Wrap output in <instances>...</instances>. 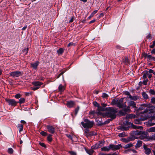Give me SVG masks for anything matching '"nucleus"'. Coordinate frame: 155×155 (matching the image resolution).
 Returning <instances> with one entry per match:
<instances>
[{
	"instance_id": "nucleus-1",
	"label": "nucleus",
	"mask_w": 155,
	"mask_h": 155,
	"mask_svg": "<svg viewBox=\"0 0 155 155\" xmlns=\"http://www.w3.org/2000/svg\"><path fill=\"white\" fill-rule=\"evenodd\" d=\"M118 111L117 109V108L114 107H109L106 108V112L105 113H102L100 112H97L98 115H102L104 117H110L109 120H112L115 119L116 117V114Z\"/></svg>"
},
{
	"instance_id": "nucleus-2",
	"label": "nucleus",
	"mask_w": 155,
	"mask_h": 155,
	"mask_svg": "<svg viewBox=\"0 0 155 155\" xmlns=\"http://www.w3.org/2000/svg\"><path fill=\"white\" fill-rule=\"evenodd\" d=\"M81 124L84 128H90L93 125L94 122L90 121L87 119H84V122H82Z\"/></svg>"
},
{
	"instance_id": "nucleus-3",
	"label": "nucleus",
	"mask_w": 155,
	"mask_h": 155,
	"mask_svg": "<svg viewBox=\"0 0 155 155\" xmlns=\"http://www.w3.org/2000/svg\"><path fill=\"white\" fill-rule=\"evenodd\" d=\"M23 74V73L22 71H15L9 73L10 75L13 78L19 77L22 75Z\"/></svg>"
},
{
	"instance_id": "nucleus-4",
	"label": "nucleus",
	"mask_w": 155,
	"mask_h": 155,
	"mask_svg": "<svg viewBox=\"0 0 155 155\" xmlns=\"http://www.w3.org/2000/svg\"><path fill=\"white\" fill-rule=\"evenodd\" d=\"M148 112V110L145 109L143 111V113L142 112H139V114L138 115L141 118H144L145 117H146V120L149 117V116L147 114Z\"/></svg>"
},
{
	"instance_id": "nucleus-5",
	"label": "nucleus",
	"mask_w": 155,
	"mask_h": 155,
	"mask_svg": "<svg viewBox=\"0 0 155 155\" xmlns=\"http://www.w3.org/2000/svg\"><path fill=\"white\" fill-rule=\"evenodd\" d=\"M124 99V98H121L118 101L117 105L119 108H123L126 107V102H125L124 104L123 103Z\"/></svg>"
},
{
	"instance_id": "nucleus-6",
	"label": "nucleus",
	"mask_w": 155,
	"mask_h": 155,
	"mask_svg": "<svg viewBox=\"0 0 155 155\" xmlns=\"http://www.w3.org/2000/svg\"><path fill=\"white\" fill-rule=\"evenodd\" d=\"M6 102L8 103V104L10 106H15L16 105L18 102L12 99H8L5 100Z\"/></svg>"
},
{
	"instance_id": "nucleus-7",
	"label": "nucleus",
	"mask_w": 155,
	"mask_h": 155,
	"mask_svg": "<svg viewBox=\"0 0 155 155\" xmlns=\"http://www.w3.org/2000/svg\"><path fill=\"white\" fill-rule=\"evenodd\" d=\"M109 149L113 150H114L119 149L122 147L120 144L118 145H114V144H110L109 145Z\"/></svg>"
},
{
	"instance_id": "nucleus-8",
	"label": "nucleus",
	"mask_w": 155,
	"mask_h": 155,
	"mask_svg": "<svg viewBox=\"0 0 155 155\" xmlns=\"http://www.w3.org/2000/svg\"><path fill=\"white\" fill-rule=\"evenodd\" d=\"M104 142L102 141L99 142L91 147V148L94 149H97L103 146Z\"/></svg>"
},
{
	"instance_id": "nucleus-9",
	"label": "nucleus",
	"mask_w": 155,
	"mask_h": 155,
	"mask_svg": "<svg viewBox=\"0 0 155 155\" xmlns=\"http://www.w3.org/2000/svg\"><path fill=\"white\" fill-rule=\"evenodd\" d=\"M140 138L142 139L144 141H150L153 140L152 138V136H147V135L145 134V136H143L141 135L140 136Z\"/></svg>"
},
{
	"instance_id": "nucleus-10",
	"label": "nucleus",
	"mask_w": 155,
	"mask_h": 155,
	"mask_svg": "<svg viewBox=\"0 0 155 155\" xmlns=\"http://www.w3.org/2000/svg\"><path fill=\"white\" fill-rule=\"evenodd\" d=\"M146 118V117H145L144 118H141L140 119H136L134 120L135 123L136 124H141V121L145 120Z\"/></svg>"
},
{
	"instance_id": "nucleus-11",
	"label": "nucleus",
	"mask_w": 155,
	"mask_h": 155,
	"mask_svg": "<svg viewBox=\"0 0 155 155\" xmlns=\"http://www.w3.org/2000/svg\"><path fill=\"white\" fill-rule=\"evenodd\" d=\"M128 104L130 107H132L134 108L135 110L136 109V104L134 102L132 101H130L128 102Z\"/></svg>"
},
{
	"instance_id": "nucleus-12",
	"label": "nucleus",
	"mask_w": 155,
	"mask_h": 155,
	"mask_svg": "<svg viewBox=\"0 0 155 155\" xmlns=\"http://www.w3.org/2000/svg\"><path fill=\"white\" fill-rule=\"evenodd\" d=\"M143 148L145 150L144 152L146 154L149 155L151 153V150L150 148L147 147L146 146H143Z\"/></svg>"
},
{
	"instance_id": "nucleus-13",
	"label": "nucleus",
	"mask_w": 155,
	"mask_h": 155,
	"mask_svg": "<svg viewBox=\"0 0 155 155\" xmlns=\"http://www.w3.org/2000/svg\"><path fill=\"white\" fill-rule=\"evenodd\" d=\"M47 129L48 131L52 133L53 134L54 132V128L52 126H48L47 127Z\"/></svg>"
},
{
	"instance_id": "nucleus-14",
	"label": "nucleus",
	"mask_w": 155,
	"mask_h": 155,
	"mask_svg": "<svg viewBox=\"0 0 155 155\" xmlns=\"http://www.w3.org/2000/svg\"><path fill=\"white\" fill-rule=\"evenodd\" d=\"M39 62L37 61L34 63H31V66L32 67L33 69H36L39 64Z\"/></svg>"
},
{
	"instance_id": "nucleus-15",
	"label": "nucleus",
	"mask_w": 155,
	"mask_h": 155,
	"mask_svg": "<svg viewBox=\"0 0 155 155\" xmlns=\"http://www.w3.org/2000/svg\"><path fill=\"white\" fill-rule=\"evenodd\" d=\"M74 104V102L73 101H69L68 102L67 105L69 108L72 107Z\"/></svg>"
},
{
	"instance_id": "nucleus-16",
	"label": "nucleus",
	"mask_w": 155,
	"mask_h": 155,
	"mask_svg": "<svg viewBox=\"0 0 155 155\" xmlns=\"http://www.w3.org/2000/svg\"><path fill=\"white\" fill-rule=\"evenodd\" d=\"M147 127H150L153 126L155 124V123H152L150 120L147 122L145 124Z\"/></svg>"
},
{
	"instance_id": "nucleus-17",
	"label": "nucleus",
	"mask_w": 155,
	"mask_h": 155,
	"mask_svg": "<svg viewBox=\"0 0 155 155\" xmlns=\"http://www.w3.org/2000/svg\"><path fill=\"white\" fill-rule=\"evenodd\" d=\"M147 131L149 132H155V127H153L147 129Z\"/></svg>"
},
{
	"instance_id": "nucleus-18",
	"label": "nucleus",
	"mask_w": 155,
	"mask_h": 155,
	"mask_svg": "<svg viewBox=\"0 0 155 155\" xmlns=\"http://www.w3.org/2000/svg\"><path fill=\"white\" fill-rule=\"evenodd\" d=\"M33 84L35 87H39V86L42 84V83L38 81H37L33 82Z\"/></svg>"
},
{
	"instance_id": "nucleus-19",
	"label": "nucleus",
	"mask_w": 155,
	"mask_h": 155,
	"mask_svg": "<svg viewBox=\"0 0 155 155\" xmlns=\"http://www.w3.org/2000/svg\"><path fill=\"white\" fill-rule=\"evenodd\" d=\"M143 56L144 58H147L149 60H150L152 56L147 54L144 53L143 54Z\"/></svg>"
},
{
	"instance_id": "nucleus-20",
	"label": "nucleus",
	"mask_w": 155,
	"mask_h": 155,
	"mask_svg": "<svg viewBox=\"0 0 155 155\" xmlns=\"http://www.w3.org/2000/svg\"><path fill=\"white\" fill-rule=\"evenodd\" d=\"M101 150L102 151H109L110 150L109 146L108 147H103L101 148Z\"/></svg>"
},
{
	"instance_id": "nucleus-21",
	"label": "nucleus",
	"mask_w": 155,
	"mask_h": 155,
	"mask_svg": "<svg viewBox=\"0 0 155 155\" xmlns=\"http://www.w3.org/2000/svg\"><path fill=\"white\" fill-rule=\"evenodd\" d=\"M131 127L134 129H136L137 128L139 129H143V127L142 126L137 127L134 125V124L132 123H131Z\"/></svg>"
},
{
	"instance_id": "nucleus-22",
	"label": "nucleus",
	"mask_w": 155,
	"mask_h": 155,
	"mask_svg": "<svg viewBox=\"0 0 155 155\" xmlns=\"http://www.w3.org/2000/svg\"><path fill=\"white\" fill-rule=\"evenodd\" d=\"M64 52V50L62 48H60L57 51V53L58 55L61 54Z\"/></svg>"
},
{
	"instance_id": "nucleus-23",
	"label": "nucleus",
	"mask_w": 155,
	"mask_h": 155,
	"mask_svg": "<svg viewBox=\"0 0 155 155\" xmlns=\"http://www.w3.org/2000/svg\"><path fill=\"white\" fill-rule=\"evenodd\" d=\"M127 117L128 118H135L136 117V116L134 114H128L127 116Z\"/></svg>"
},
{
	"instance_id": "nucleus-24",
	"label": "nucleus",
	"mask_w": 155,
	"mask_h": 155,
	"mask_svg": "<svg viewBox=\"0 0 155 155\" xmlns=\"http://www.w3.org/2000/svg\"><path fill=\"white\" fill-rule=\"evenodd\" d=\"M86 152L89 155H92L94 151L92 149L86 150Z\"/></svg>"
},
{
	"instance_id": "nucleus-25",
	"label": "nucleus",
	"mask_w": 155,
	"mask_h": 155,
	"mask_svg": "<svg viewBox=\"0 0 155 155\" xmlns=\"http://www.w3.org/2000/svg\"><path fill=\"white\" fill-rule=\"evenodd\" d=\"M129 98L131 100H133L134 101H136L138 99V97L136 96H130Z\"/></svg>"
},
{
	"instance_id": "nucleus-26",
	"label": "nucleus",
	"mask_w": 155,
	"mask_h": 155,
	"mask_svg": "<svg viewBox=\"0 0 155 155\" xmlns=\"http://www.w3.org/2000/svg\"><path fill=\"white\" fill-rule=\"evenodd\" d=\"M118 100L116 99H113L111 102L112 105H117Z\"/></svg>"
},
{
	"instance_id": "nucleus-27",
	"label": "nucleus",
	"mask_w": 155,
	"mask_h": 155,
	"mask_svg": "<svg viewBox=\"0 0 155 155\" xmlns=\"http://www.w3.org/2000/svg\"><path fill=\"white\" fill-rule=\"evenodd\" d=\"M124 111L126 112H130L131 111L130 109V107L128 105L126 108H125L124 109Z\"/></svg>"
},
{
	"instance_id": "nucleus-28",
	"label": "nucleus",
	"mask_w": 155,
	"mask_h": 155,
	"mask_svg": "<svg viewBox=\"0 0 155 155\" xmlns=\"http://www.w3.org/2000/svg\"><path fill=\"white\" fill-rule=\"evenodd\" d=\"M132 144L131 143H129L127 144V145H125L124 147L125 149H127L128 148H129L130 147H131L133 146Z\"/></svg>"
},
{
	"instance_id": "nucleus-29",
	"label": "nucleus",
	"mask_w": 155,
	"mask_h": 155,
	"mask_svg": "<svg viewBox=\"0 0 155 155\" xmlns=\"http://www.w3.org/2000/svg\"><path fill=\"white\" fill-rule=\"evenodd\" d=\"M58 89L59 91L62 92L64 90V87L62 86L61 84L59 85L58 87Z\"/></svg>"
},
{
	"instance_id": "nucleus-30",
	"label": "nucleus",
	"mask_w": 155,
	"mask_h": 155,
	"mask_svg": "<svg viewBox=\"0 0 155 155\" xmlns=\"http://www.w3.org/2000/svg\"><path fill=\"white\" fill-rule=\"evenodd\" d=\"M23 125L22 124H18V127L19 129V131L20 132H21V131H22V130H23Z\"/></svg>"
},
{
	"instance_id": "nucleus-31",
	"label": "nucleus",
	"mask_w": 155,
	"mask_h": 155,
	"mask_svg": "<svg viewBox=\"0 0 155 155\" xmlns=\"http://www.w3.org/2000/svg\"><path fill=\"white\" fill-rule=\"evenodd\" d=\"M25 101V99L24 98H21L19 100V101H18V103L20 104H21L22 103H24Z\"/></svg>"
},
{
	"instance_id": "nucleus-32",
	"label": "nucleus",
	"mask_w": 155,
	"mask_h": 155,
	"mask_svg": "<svg viewBox=\"0 0 155 155\" xmlns=\"http://www.w3.org/2000/svg\"><path fill=\"white\" fill-rule=\"evenodd\" d=\"M142 96L144 99H147L148 98L147 94L145 92L142 93Z\"/></svg>"
},
{
	"instance_id": "nucleus-33",
	"label": "nucleus",
	"mask_w": 155,
	"mask_h": 155,
	"mask_svg": "<svg viewBox=\"0 0 155 155\" xmlns=\"http://www.w3.org/2000/svg\"><path fill=\"white\" fill-rule=\"evenodd\" d=\"M142 143V141L140 140H138L137 143L136 144V146L137 147H139L141 146Z\"/></svg>"
},
{
	"instance_id": "nucleus-34",
	"label": "nucleus",
	"mask_w": 155,
	"mask_h": 155,
	"mask_svg": "<svg viewBox=\"0 0 155 155\" xmlns=\"http://www.w3.org/2000/svg\"><path fill=\"white\" fill-rule=\"evenodd\" d=\"M28 48H25L22 51L23 53L25 54H26L28 51Z\"/></svg>"
},
{
	"instance_id": "nucleus-35",
	"label": "nucleus",
	"mask_w": 155,
	"mask_h": 155,
	"mask_svg": "<svg viewBox=\"0 0 155 155\" xmlns=\"http://www.w3.org/2000/svg\"><path fill=\"white\" fill-rule=\"evenodd\" d=\"M126 112H125L124 110H120L119 111V114L120 116H123L125 115Z\"/></svg>"
},
{
	"instance_id": "nucleus-36",
	"label": "nucleus",
	"mask_w": 155,
	"mask_h": 155,
	"mask_svg": "<svg viewBox=\"0 0 155 155\" xmlns=\"http://www.w3.org/2000/svg\"><path fill=\"white\" fill-rule=\"evenodd\" d=\"M85 132L86 133L87 136L92 134H91L89 133V130L87 128L85 130Z\"/></svg>"
},
{
	"instance_id": "nucleus-37",
	"label": "nucleus",
	"mask_w": 155,
	"mask_h": 155,
	"mask_svg": "<svg viewBox=\"0 0 155 155\" xmlns=\"http://www.w3.org/2000/svg\"><path fill=\"white\" fill-rule=\"evenodd\" d=\"M149 93L152 95H155V91L153 89H150L149 91Z\"/></svg>"
},
{
	"instance_id": "nucleus-38",
	"label": "nucleus",
	"mask_w": 155,
	"mask_h": 155,
	"mask_svg": "<svg viewBox=\"0 0 155 155\" xmlns=\"http://www.w3.org/2000/svg\"><path fill=\"white\" fill-rule=\"evenodd\" d=\"M8 151L9 153L12 154L13 153V150L11 148H9L8 149Z\"/></svg>"
},
{
	"instance_id": "nucleus-39",
	"label": "nucleus",
	"mask_w": 155,
	"mask_h": 155,
	"mask_svg": "<svg viewBox=\"0 0 155 155\" xmlns=\"http://www.w3.org/2000/svg\"><path fill=\"white\" fill-rule=\"evenodd\" d=\"M121 140L123 142L127 143L129 142V140L128 139H126L124 138H122L121 139Z\"/></svg>"
},
{
	"instance_id": "nucleus-40",
	"label": "nucleus",
	"mask_w": 155,
	"mask_h": 155,
	"mask_svg": "<svg viewBox=\"0 0 155 155\" xmlns=\"http://www.w3.org/2000/svg\"><path fill=\"white\" fill-rule=\"evenodd\" d=\"M93 104L95 106L97 107H99V105L98 104L96 101H94L93 103Z\"/></svg>"
},
{
	"instance_id": "nucleus-41",
	"label": "nucleus",
	"mask_w": 155,
	"mask_h": 155,
	"mask_svg": "<svg viewBox=\"0 0 155 155\" xmlns=\"http://www.w3.org/2000/svg\"><path fill=\"white\" fill-rule=\"evenodd\" d=\"M51 136V135H49L47 137L48 140L49 142H51L52 140V138Z\"/></svg>"
},
{
	"instance_id": "nucleus-42",
	"label": "nucleus",
	"mask_w": 155,
	"mask_h": 155,
	"mask_svg": "<svg viewBox=\"0 0 155 155\" xmlns=\"http://www.w3.org/2000/svg\"><path fill=\"white\" fill-rule=\"evenodd\" d=\"M79 109V107L78 106L75 109V114L76 115Z\"/></svg>"
},
{
	"instance_id": "nucleus-43",
	"label": "nucleus",
	"mask_w": 155,
	"mask_h": 155,
	"mask_svg": "<svg viewBox=\"0 0 155 155\" xmlns=\"http://www.w3.org/2000/svg\"><path fill=\"white\" fill-rule=\"evenodd\" d=\"M155 46V40L153 42V44L150 46V47L151 48H153Z\"/></svg>"
},
{
	"instance_id": "nucleus-44",
	"label": "nucleus",
	"mask_w": 155,
	"mask_h": 155,
	"mask_svg": "<svg viewBox=\"0 0 155 155\" xmlns=\"http://www.w3.org/2000/svg\"><path fill=\"white\" fill-rule=\"evenodd\" d=\"M102 97L104 98H106L108 97V95L106 93H103L102 94Z\"/></svg>"
},
{
	"instance_id": "nucleus-45",
	"label": "nucleus",
	"mask_w": 155,
	"mask_h": 155,
	"mask_svg": "<svg viewBox=\"0 0 155 155\" xmlns=\"http://www.w3.org/2000/svg\"><path fill=\"white\" fill-rule=\"evenodd\" d=\"M125 94L126 95H127V97L129 98V97L131 96L129 92L128 91H126L125 92Z\"/></svg>"
},
{
	"instance_id": "nucleus-46",
	"label": "nucleus",
	"mask_w": 155,
	"mask_h": 155,
	"mask_svg": "<svg viewBox=\"0 0 155 155\" xmlns=\"http://www.w3.org/2000/svg\"><path fill=\"white\" fill-rule=\"evenodd\" d=\"M151 102L153 104H155V97H152L151 99Z\"/></svg>"
},
{
	"instance_id": "nucleus-47",
	"label": "nucleus",
	"mask_w": 155,
	"mask_h": 155,
	"mask_svg": "<svg viewBox=\"0 0 155 155\" xmlns=\"http://www.w3.org/2000/svg\"><path fill=\"white\" fill-rule=\"evenodd\" d=\"M21 97V95L19 94H16L15 95V97L16 98H19Z\"/></svg>"
},
{
	"instance_id": "nucleus-48",
	"label": "nucleus",
	"mask_w": 155,
	"mask_h": 155,
	"mask_svg": "<svg viewBox=\"0 0 155 155\" xmlns=\"http://www.w3.org/2000/svg\"><path fill=\"white\" fill-rule=\"evenodd\" d=\"M69 153L71 154V155H76V153L73 151H69Z\"/></svg>"
},
{
	"instance_id": "nucleus-49",
	"label": "nucleus",
	"mask_w": 155,
	"mask_h": 155,
	"mask_svg": "<svg viewBox=\"0 0 155 155\" xmlns=\"http://www.w3.org/2000/svg\"><path fill=\"white\" fill-rule=\"evenodd\" d=\"M75 45V44L74 43H73L72 42H71V43H69L68 44V47H69V46H71Z\"/></svg>"
},
{
	"instance_id": "nucleus-50",
	"label": "nucleus",
	"mask_w": 155,
	"mask_h": 155,
	"mask_svg": "<svg viewBox=\"0 0 155 155\" xmlns=\"http://www.w3.org/2000/svg\"><path fill=\"white\" fill-rule=\"evenodd\" d=\"M148 81V80L147 79L144 80L143 82V84L145 85H147Z\"/></svg>"
},
{
	"instance_id": "nucleus-51",
	"label": "nucleus",
	"mask_w": 155,
	"mask_h": 155,
	"mask_svg": "<svg viewBox=\"0 0 155 155\" xmlns=\"http://www.w3.org/2000/svg\"><path fill=\"white\" fill-rule=\"evenodd\" d=\"M125 134L123 133H120L118 135V136L120 137H122L124 136Z\"/></svg>"
},
{
	"instance_id": "nucleus-52",
	"label": "nucleus",
	"mask_w": 155,
	"mask_h": 155,
	"mask_svg": "<svg viewBox=\"0 0 155 155\" xmlns=\"http://www.w3.org/2000/svg\"><path fill=\"white\" fill-rule=\"evenodd\" d=\"M97 12V10H95L94 11L91 13L92 16H93Z\"/></svg>"
},
{
	"instance_id": "nucleus-53",
	"label": "nucleus",
	"mask_w": 155,
	"mask_h": 155,
	"mask_svg": "<svg viewBox=\"0 0 155 155\" xmlns=\"http://www.w3.org/2000/svg\"><path fill=\"white\" fill-rule=\"evenodd\" d=\"M39 144L42 147H45L46 146H45V144L43 143H39Z\"/></svg>"
},
{
	"instance_id": "nucleus-54",
	"label": "nucleus",
	"mask_w": 155,
	"mask_h": 155,
	"mask_svg": "<svg viewBox=\"0 0 155 155\" xmlns=\"http://www.w3.org/2000/svg\"><path fill=\"white\" fill-rule=\"evenodd\" d=\"M41 134L43 136H45L46 135V132H45L44 131H41Z\"/></svg>"
},
{
	"instance_id": "nucleus-55",
	"label": "nucleus",
	"mask_w": 155,
	"mask_h": 155,
	"mask_svg": "<svg viewBox=\"0 0 155 155\" xmlns=\"http://www.w3.org/2000/svg\"><path fill=\"white\" fill-rule=\"evenodd\" d=\"M39 88V87H35L32 88V89L33 90L35 91V90L38 89Z\"/></svg>"
},
{
	"instance_id": "nucleus-56",
	"label": "nucleus",
	"mask_w": 155,
	"mask_h": 155,
	"mask_svg": "<svg viewBox=\"0 0 155 155\" xmlns=\"http://www.w3.org/2000/svg\"><path fill=\"white\" fill-rule=\"evenodd\" d=\"M147 38L149 39H150L151 38V37L150 34H148L147 36Z\"/></svg>"
},
{
	"instance_id": "nucleus-57",
	"label": "nucleus",
	"mask_w": 155,
	"mask_h": 155,
	"mask_svg": "<svg viewBox=\"0 0 155 155\" xmlns=\"http://www.w3.org/2000/svg\"><path fill=\"white\" fill-rule=\"evenodd\" d=\"M67 136L68 138L70 139L71 140H72V138L71 135H67Z\"/></svg>"
},
{
	"instance_id": "nucleus-58",
	"label": "nucleus",
	"mask_w": 155,
	"mask_h": 155,
	"mask_svg": "<svg viewBox=\"0 0 155 155\" xmlns=\"http://www.w3.org/2000/svg\"><path fill=\"white\" fill-rule=\"evenodd\" d=\"M149 72L150 73H153V70L152 69H149Z\"/></svg>"
},
{
	"instance_id": "nucleus-59",
	"label": "nucleus",
	"mask_w": 155,
	"mask_h": 155,
	"mask_svg": "<svg viewBox=\"0 0 155 155\" xmlns=\"http://www.w3.org/2000/svg\"><path fill=\"white\" fill-rule=\"evenodd\" d=\"M151 53L152 54H155V48L152 50Z\"/></svg>"
},
{
	"instance_id": "nucleus-60",
	"label": "nucleus",
	"mask_w": 155,
	"mask_h": 155,
	"mask_svg": "<svg viewBox=\"0 0 155 155\" xmlns=\"http://www.w3.org/2000/svg\"><path fill=\"white\" fill-rule=\"evenodd\" d=\"M21 123L23 124H25L26 123L25 121L23 120H21Z\"/></svg>"
},
{
	"instance_id": "nucleus-61",
	"label": "nucleus",
	"mask_w": 155,
	"mask_h": 155,
	"mask_svg": "<svg viewBox=\"0 0 155 155\" xmlns=\"http://www.w3.org/2000/svg\"><path fill=\"white\" fill-rule=\"evenodd\" d=\"M147 73H146V74H144L143 76V77L144 78H147Z\"/></svg>"
},
{
	"instance_id": "nucleus-62",
	"label": "nucleus",
	"mask_w": 155,
	"mask_h": 155,
	"mask_svg": "<svg viewBox=\"0 0 155 155\" xmlns=\"http://www.w3.org/2000/svg\"><path fill=\"white\" fill-rule=\"evenodd\" d=\"M27 28V25L25 26L22 29V30H25Z\"/></svg>"
},
{
	"instance_id": "nucleus-63",
	"label": "nucleus",
	"mask_w": 155,
	"mask_h": 155,
	"mask_svg": "<svg viewBox=\"0 0 155 155\" xmlns=\"http://www.w3.org/2000/svg\"><path fill=\"white\" fill-rule=\"evenodd\" d=\"M152 138L153 140H155V133L153 135H152Z\"/></svg>"
},
{
	"instance_id": "nucleus-64",
	"label": "nucleus",
	"mask_w": 155,
	"mask_h": 155,
	"mask_svg": "<svg viewBox=\"0 0 155 155\" xmlns=\"http://www.w3.org/2000/svg\"><path fill=\"white\" fill-rule=\"evenodd\" d=\"M100 155H111L110 154H107V153H101L100 154Z\"/></svg>"
}]
</instances>
